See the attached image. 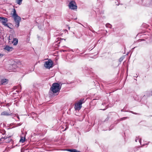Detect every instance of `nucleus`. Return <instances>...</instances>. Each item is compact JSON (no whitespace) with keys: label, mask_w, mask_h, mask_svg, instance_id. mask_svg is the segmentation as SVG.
<instances>
[{"label":"nucleus","mask_w":152,"mask_h":152,"mask_svg":"<svg viewBox=\"0 0 152 152\" xmlns=\"http://www.w3.org/2000/svg\"><path fill=\"white\" fill-rule=\"evenodd\" d=\"M25 137L23 138V137H21V138L19 142L22 143H23L25 141Z\"/></svg>","instance_id":"obj_13"},{"label":"nucleus","mask_w":152,"mask_h":152,"mask_svg":"<svg viewBox=\"0 0 152 152\" xmlns=\"http://www.w3.org/2000/svg\"><path fill=\"white\" fill-rule=\"evenodd\" d=\"M1 115H7L8 116L11 115V114L8 113L6 111H4L1 113Z\"/></svg>","instance_id":"obj_11"},{"label":"nucleus","mask_w":152,"mask_h":152,"mask_svg":"<svg viewBox=\"0 0 152 152\" xmlns=\"http://www.w3.org/2000/svg\"><path fill=\"white\" fill-rule=\"evenodd\" d=\"M121 111H123V110H121Z\"/></svg>","instance_id":"obj_27"},{"label":"nucleus","mask_w":152,"mask_h":152,"mask_svg":"<svg viewBox=\"0 0 152 152\" xmlns=\"http://www.w3.org/2000/svg\"><path fill=\"white\" fill-rule=\"evenodd\" d=\"M131 112L132 113L134 114H137V113H134V112H133V111H131Z\"/></svg>","instance_id":"obj_18"},{"label":"nucleus","mask_w":152,"mask_h":152,"mask_svg":"<svg viewBox=\"0 0 152 152\" xmlns=\"http://www.w3.org/2000/svg\"><path fill=\"white\" fill-rule=\"evenodd\" d=\"M120 60H121V58H120Z\"/></svg>","instance_id":"obj_30"},{"label":"nucleus","mask_w":152,"mask_h":152,"mask_svg":"<svg viewBox=\"0 0 152 152\" xmlns=\"http://www.w3.org/2000/svg\"><path fill=\"white\" fill-rule=\"evenodd\" d=\"M106 26L107 28H111L112 27V26L111 24H110V23H107L105 25Z\"/></svg>","instance_id":"obj_15"},{"label":"nucleus","mask_w":152,"mask_h":152,"mask_svg":"<svg viewBox=\"0 0 152 152\" xmlns=\"http://www.w3.org/2000/svg\"><path fill=\"white\" fill-rule=\"evenodd\" d=\"M23 0H16V3L19 5L21 4Z\"/></svg>","instance_id":"obj_14"},{"label":"nucleus","mask_w":152,"mask_h":152,"mask_svg":"<svg viewBox=\"0 0 152 152\" xmlns=\"http://www.w3.org/2000/svg\"><path fill=\"white\" fill-rule=\"evenodd\" d=\"M5 132H6L5 131H4V133L3 134H5Z\"/></svg>","instance_id":"obj_21"},{"label":"nucleus","mask_w":152,"mask_h":152,"mask_svg":"<svg viewBox=\"0 0 152 152\" xmlns=\"http://www.w3.org/2000/svg\"><path fill=\"white\" fill-rule=\"evenodd\" d=\"M4 49L8 51H10L12 50L13 48L12 47H10L9 46L7 45L5 47Z\"/></svg>","instance_id":"obj_7"},{"label":"nucleus","mask_w":152,"mask_h":152,"mask_svg":"<svg viewBox=\"0 0 152 152\" xmlns=\"http://www.w3.org/2000/svg\"><path fill=\"white\" fill-rule=\"evenodd\" d=\"M66 128L64 130H65L66 129Z\"/></svg>","instance_id":"obj_24"},{"label":"nucleus","mask_w":152,"mask_h":152,"mask_svg":"<svg viewBox=\"0 0 152 152\" xmlns=\"http://www.w3.org/2000/svg\"><path fill=\"white\" fill-rule=\"evenodd\" d=\"M67 150L70 152H78L77 150L75 149H69Z\"/></svg>","instance_id":"obj_12"},{"label":"nucleus","mask_w":152,"mask_h":152,"mask_svg":"<svg viewBox=\"0 0 152 152\" xmlns=\"http://www.w3.org/2000/svg\"><path fill=\"white\" fill-rule=\"evenodd\" d=\"M85 102L84 99H80L78 102L75 104L74 108L76 110H80L82 107V104Z\"/></svg>","instance_id":"obj_3"},{"label":"nucleus","mask_w":152,"mask_h":152,"mask_svg":"<svg viewBox=\"0 0 152 152\" xmlns=\"http://www.w3.org/2000/svg\"><path fill=\"white\" fill-rule=\"evenodd\" d=\"M7 81L8 80L6 79H2L1 80V83L2 85L5 84L7 83Z\"/></svg>","instance_id":"obj_9"},{"label":"nucleus","mask_w":152,"mask_h":152,"mask_svg":"<svg viewBox=\"0 0 152 152\" xmlns=\"http://www.w3.org/2000/svg\"><path fill=\"white\" fill-rule=\"evenodd\" d=\"M18 39L16 38H14L13 41H12V42L13 44V45H16L18 43Z\"/></svg>","instance_id":"obj_10"},{"label":"nucleus","mask_w":152,"mask_h":152,"mask_svg":"<svg viewBox=\"0 0 152 152\" xmlns=\"http://www.w3.org/2000/svg\"><path fill=\"white\" fill-rule=\"evenodd\" d=\"M18 119H19V117H18Z\"/></svg>","instance_id":"obj_23"},{"label":"nucleus","mask_w":152,"mask_h":152,"mask_svg":"<svg viewBox=\"0 0 152 152\" xmlns=\"http://www.w3.org/2000/svg\"><path fill=\"white\" fill-rule=\"evenodd\" d=\"M2 56V55L1 54H0V58H1Z\"/></svg>","instance_id":"obj_20"},{"label":"nucleus","mask_w":152,"mask_h":152,"mask_svg":"<svg viewBox=\"0 0 152 152\" xmlns=\"http://www.w3.org/2000/svg\"><path fill=\"white\" fill-rule=\"evenodd\" d=\"M7 0H4V1H7Z\"/></svg>","instance_id":"obj_26"},{"label":"nucleus","mask_w":152,"mask_h":152,"mask_svg":"<svg viewBox=\"0 0 152 152\" xmlns=\"http://www.w3.org/2000/svg\"><path fill=\"white\" fill-rule=\"evenodd\" d=\"M135 141L136 142H137L138 141L140 143L141 145L143 146L144 145V144L143 145H142L141 143V138H140L139 137H136L135 139Z\"/></svg>","instance_id":"obj_8"},{"label":"nucleus","mask_w":152,"mask_h":152,"mask_svg":"<svg viewBox=\"0 0 152 152\" xmlns=\"http://www.w3.org/2000/svg\"><path fill=\"white\" fill-rule=\"evenodd\" d=\"M128 118V117H124L121 118V120H125V119Z\"/></svg>","instance_id":"obj_17"},{"label":"nucleus","mask_w":152,"mask_h":152,"mask_svg":"<svg viewBox=\"0 0 152 152\" xmlns=\"http://www.w3.org/2000/svg\"><path fill=\"white\" fill-rule=\"evenodd\" d=\"M20 88V91H21V86H19V88Z\"/></svg>","instance_id":"obj_19"},{"label":"nucleus","mask_w":152,"mask_h":152,"mask_svg":"<svg viewBox=\"0 0 152 152\" xmlns=\"http://www.w3.org/2000/svg\"><path fill=\"white\" fill-rule=\"evenodd\" d=\"M8 137H2L0 139V141H4V140L7 138H8Z\"/></svg>","instance_id":"obj_16"},{"label":"nucleus","mask_w":152,"mask_h":152,"mask_svg":"<svg viewBox=\"0 0 152 152\" xmlns=\"http://www.w3.org/2000/svg\"><path fill=\"white\" fill-rule=\"evenodd\" d=\"M61 88L59 84L58 83H54L50 88V90L54 93H55L59 91Z\"/></svg>","instance_id":"obj_2"},{"label":"nucleus","mask_w":152,"mask_h":152,"mask_svg":"<svg viewBox=\"0 0 152 152\" xmlns=\"http://www.w3.org/2000/svg\"><path fill=\"white\" fill-rule=\"evenodd\" d=\"M105 110V109H103V110Z\"/></svg>","instance_id":"obj_28"},{"label":"nucleus","mask_w":152,"mask_h":152,"mask_svg":"<svg viewBox=\"0 0 152 152\" xmlns=\"http://www.w3.org/2000/svg\"><path fill=\"white\" fill-rule=\"evenodd\" d=\"M120 60H121V58H120Z\"/></svg>","instance_id":"obj_29"},{"label":"nucleus","mask_w":152,"mask_h":152,"mask_svg":"<svg viewBox=\"0 0 152 152\" xmlns=\"http://www.w3.org/2000/svg\"><path fill=\"white\" fill-rule=\"evenodd\" d=\"M151 2L152 3V0H151Z\"/></svg>","instance_id":"obj_25"},{"label":"nucleus","mask_w":152,"mask_h":152,"mask_svg":"<svg viewBox=\"0 0 152 152\" xmlns=\"http://www.w3.org/2000/svg\"><path fill=\"white\" fill-rule=\"evenodd\" d=\"M7 19L5 17H0V22L3 25L5 26L9 27V26H8L7 24Z\"/></svg>","instance_id":"obj_6"},{"label":"nucleus","mask_w":152,"mask_h":152,"mask_svg":"<svg viewBox=\"0 0 152 152\" xmlns=\"http://www.w3.org/2000/svg\"><path fill=\"white\" fill-rule=\"evenodd\" d=\"M69 9L74 10L77 9V6L75 2L73 1H71L69 4Z\"/></svg>","instance_id":"obj_5"},{"label":"nucleus","mask_w":152,"mask_h":152,"mask_svg":"<svg viewBox=\"0 0 152 152\" xmlns=\"http://www.w3.org/2000/svg\"><path fill=\"white\" fill-rule=\"evenodd\" d=\"M12 17L14 18L15 23V26L17 28L20 25V23L21 21V18L20 17L18 16L16 13V11L15 9H13Z\"/></svg>","instance_id":"obj_1"},{"label":"nucleus","mask_w":152,"mask_h":152,"mask_svg":"<svg viewBox=\"0 0 152 152\" xmlns=\"http://www.w3.org/2000/svg\"><path fill=\"white\" fill-rule=\"evenodd\" d=\"M10 36H9V40H10Z\"/></svg>","instance_id":"obj_22"},{"label":"nucleus","mask_w":152,"mask_h":152,"mask_svg":"<svg viewBox=\"0 0 152 152\" xmlns=\"http://www.w3.org/2000/svg\"><path fill=\"white\" fill-rule=\"evenodd\" d=\"M53 62L51 59H49L48 61L45 62L44 66L46 68L50 69L53 66Z\"/></svg>","instance_id":"obj_4"}]
</instances>
